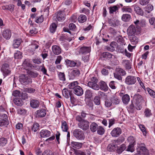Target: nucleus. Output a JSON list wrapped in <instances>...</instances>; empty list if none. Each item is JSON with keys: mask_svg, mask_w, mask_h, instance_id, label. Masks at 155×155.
<instances>
[{"mask_svg": "<svg viewBox=\"0 0 155 155\" xmlns=\"http://www.w3.org/2000/svg\"><path fill=\"white\" fill-rule=\"evenodd\" d=\"M87 20V17L86 16L82 14L80 15L78 18V21L81 23H83L85 22Z\"/></svg>", "mask_w": 155, "mask_h": 155, "instance_id": "29", "label": "nucleus"}, {"mask_svg": "<svg viewBox=\"0 0 155 155\" xmlns=\"http://www.w3.org/2000/svg\"><path fill=\"white\" fill-rule=\"evenodd\" d=\"M58 76L59 79L62 81H64L65 80V75L64 73L59 72L58 74Z\"/></svg>", "mask_w": 155, "mask_h": 155, "instance_id": "53", "label": "nucleus"}, {"mask_svg": "<svg viewBox=\"0 0 155 155\" xmlns=\"http://www.w3.org/2000/svg\"><path fill=\"white\" fill-rule=\"evenodd\" d=\"M98 127V125L95 123H92L90 126L91 130L94 132L96 131Z\"/></svg>", "mask_w": 155, "mask_h": 155, "instance_id": "33", "label": "nucleus"}, {"mask_svg": "<svg viewBox=\"0 0 155 155\" xmlns=\"http://www.w3.org/2000/svg\"><path fill=\"white\" fill-rule=\"evenodd\" d=\"M92 93L91 91L87 90L85 92V97L87 98H90L92 97Z\"/></svg>", "mask_w": 155, "mask_h": 155, "instance_id": "57", "label": "nucleus"}, {"mask_svg": "<svg viewBox=\"0 0 155 155\" xmlns=\"http://www.w3.org/2000/svg\"><path fill=\"white\" fill-rule=\"evenodd\" d=\"M23 66L26 68V71L28 70V68L31 67V64L26 60H25L23 63Z\"/></svg>", "mask_w": 155, "mask_h": 155, "instance_id": "51", "label": "nucleus"}, {"mask_svg": "<svg viewBox=\"0 0 155 155\" xmlns=\"http://www.w3.org/2000/svg\"><path fill=\"white\" fill-rule=\"evenodd\" d=\"M121 10L123 12L131 13L133 12L132 9L128 7L124 6L122 8Z\"/></svg>", "mask_w": 155, "mask_h": 155, "instance_id": "43", "label": "nucleus"}, {"mask_svg": "<svg viewBox=\"0 0 155 155\" xmlns=\"http://www.w3.org/2000/svg\"><path fill=\"white\" fill-rule=\"evenodd\" d=\"M52 49L53 53L55 54L58 55L61 53V49L58 46L53 45L52 46Z\"/></svg>", "mask_w": 155, "mask_h": 155, "instance_id": "16", "label": "nucleus"}, {"mask_svg": "<svg viewBox=\"0 0 155 155\" xmlns=\"http://www.w3.org/2000/svg\"><path fill=\"white\" fill-rule=\"evenodd\" d=\"M131 18L130 15L128 14H123L121 17L122 20L124 21H127Z\"/></svg>", "mask_w": 155, "mask_h": 155, "instance_id": "36", "label": "nucleus"}, {"mask_svg": "<svg viewBox=\"0 0 155 155\" xmlns=\"http://www.w3.org/2000/svg\"><path fill=\"white\" fill-rule=\"evenodd\" d=\"M7 140L6 139L2 137L0 139V145L5 146L7 143Z\"/></svg>", "mask_w": 155, "mask_h": 155, "instance_id": "55", "label": "nucleus"}, {"mask_svg": "<svg viewBox=\"0 0 155 155\" xmlns=\"http://www.w3.org/2000/svg\"><path fill=\"white\" fill-rule=\"evenodd\" d=\"M71 144L72 147L77 149H80L82 146V143L74 141L72 142Z\"/></svg>", "mask_w": 155, "mask_h": 155, "instance_id": "27", "label": "nucleus"}, {"mask_svg": "<svg viewBox=\"0 0 155 155\" xmlns=\"http://www.w3.org/2000/svg\"><path fill=\"white\" fill-rule=\"evenodd\" d=\"M114 143V142H113V143L110 144L108 145L107 147L108 150L110 151H112L116 150L117 146Z\"/></svg>", "mask_w": 155, "mask_h": 155, "instance_id": "31", "label": "nucleus"}, {"mask_svg": "<svg viewBox=\"0 0 155 155\" xmlns=\"http://www.w3.org/2000/svg\"><path fill=\"white\" fill-rule=\"evenodd\" d=\"M94 101L95 104L99 105L100 104V98L98 96H96L94 99Z\"/></svg>", "mask_w": 155, "mask_h": 155, "instance_id": "49", "label": "nucleus"}, {"mask_svg": "<svg viewBox=\"0 0 155 155\" xmlns=\"http://www.w3.org/2000/svg\"><path fill=\"white\" fill-rule=\"evenodd\" d=\"M44 21V17L42 15L35 18V21L37 23H41Z\"/></svg>", "mask_w": 155, "mask_h": 155, "instance_id": "50", "label": "nucleus"}, {"mask_svg": "<svg viewBox=\"0 0 155 155\" xmlns=\"http://www.w3.org/2000/svg\"><path fill=\"white\" fill-rule=\"evenodd\" d=\"M8 124V122L6 120H0V126L2 127L4 126H6Z\"/></svg>", "mask_w": 155, "mask_h": 155, "instance_id": "63", "label": "nucleus"}, {"mask_svg": "<svg viewBox=\"0 0 155 155\" xmlns=\"http://www.w3.org/2000/svg\"><path fill=\"white\" fill-rule=\"evenodd\" d=\"M133 6L134 7V10L136 13L141 15H143V12L140 7L136 5H135Z\"/></svg>", "mask_w": 155, "mask_h": 155, "instance_id": "21", "label": "nucleus"}, {"mask_svg": "<svg viewBox=\"0 0 155 155\" xmlns=\"http://www.w3.org/2000/svg\"><path fill=\"white\" fill-rule=\"evenodd\" d=\"M108 23L110 26L115 27L119 23V21L116 18H113L108 20Z\"/></svg>", "mask_w": 155, "mask_h": 155, "instance_id": "23", "label": "nucleus"}, {"mask_svg": "<svg viewBox=\"0 0 155 155\" xmlns=\"http://www.w3.org/2000/svg\"><path fill=\"white\" fill-rule=\"evenodd\" d=\"M137 151L139 153L135 154L134 155H141L140 153L143 155H148L149 154L148 150L146 149L144 144H139L138 146Z\"/></svg>", "mask_w": 155, "mask_h": 155, "instance_id": "1", "label": "nucleus"}, {"mask_svg": "<svg viewBox=\"0 0 155 155\" xmlns=\"http://www.w3.org/2000/svg\"><path fill=\"white\" fill-rule=\"evenodd\" d=\"M73 135L78 140H82L85 138L83 132L80 129H75L73 131Z\"/></svg>", "mask_w": 155, "mask_h": 155, "instance_id": "4", "label": "nucleus"}, {"mask_svg": "<svg viewBox=\"0 0 155 155\" xmlns=\"http://www.w3.org/2000/svg\"><path fill=\"white\" fill-rule=\"evenodd\" d=\"M65 62L68 66L71 67H75L77 64L76 62L70 60L68 59L66 60Z\"/></svg>", "mask_w": 155, "mask_h": 155, "instance_id": "32", "label": "nucleus"}, {"mask_svg": "<svg viewBox=\"0 0 155 155\" xmlns=\"http://www.w3.org/2000/svg\"><path fill=\"white\" fill-rule=\"evenodd\" d=\"M14 103L18 106H20L22 105V101L21 100L19 97H17L14 99Z\"/></svg>", "mask_w": 155, "mask_h": 155, "instance_id": "40", "label": "nucleus"}, {"mask_svg": "<svg viewBox=\"0 0 155 155\" xmlns=\"http://www.w3.org/2000/svg\"><path fill=\"white\" fill-rule=\"evenodd\" d=\"M134 144H129L128 147L127 151L133 152L134 151Z\"/></svg>", "mask_w": 155, "mask_h": 155, "instance_id": "59", "label": "nucleus"}, {"mask_svg": "<svg viewBox=\"0 0 155 155\" xmlns=\"http://www.w3.org/2000/svg\"><path fill=\"white\" fill-rule=\"evenodd\" d=\"M112 104V100L111 97L110 99H107L105 101V105L106 107H110Z\"/></svg>", "mask_w": 155, "mask_h": 155, "instance_id": "41", "label": "nucleus"}, {"mask_svg": "<svg viewBox=\"0 0 155 155\" xmlns=\"http://www.w3.org/2000/svg\"><path fill=\"white\" fill-rule=\"evenodd\" d=\"M35 89L31 87H28L24 89V91L30 93H34L35 91Z\"/></svg>", "mask_w": 155, "mask_h": 155, "instance_id": "54", "label": "nucleus"}, {"mask_svg": "<svg viewBox=\"0 0 155 155\" xmlns=\"http://www.w3.org/2000/svg\"><path fill=\"white\" fill-rule=\"evenodd\" d=\"M22 57L21 53L19 51H17L14 54V57L15 58L18 59L21 58Z\"/></svg>", "mask_w": 155, "mask_h": 155, "instance_id": "60", "label": "nucleus"}, {"mask_svg": "<svg viewBox=\"0 0 155 155\" xmlns=\"http://www.w3.org/2000/svg\"><path fill=\"white\" fill-rule=\"evenodd\" d=\"M147 90L148 93L151 97L153 98L155 97V92L154 91L150 89L149 88H147Z\"/></svg>", "mask_w": 155, "mask_h": 155, "instance_id": "52", "label": "nucleus"}, {"mask_svg": "<svg viewBox=\"0 0 155 155\" xmlns=\"http://www.w3.org/2000/svg\"><path fill=\"white\" fill-rule=\"evenodd\" d=\"M78 125V127L80 129L86 130L89 128V122L87 120H83L82 121L79 122Z\"/></svg>", "mask_w": 155, "mask_h": 155, "instance_id": "6", "label": "nucleus"}, {"mask_svg": "<svg viewBox=\"0 0 155 155\" xmlns=\"http://www.w3.org/2000/svg\"><path fill=\"white\" fill-rule=\"evenodd\" d=\"M112 103L116 104H119L120 102V100L118 97L116 96H113L111 97Z\"/></svg>", "mask_w": 155, "mask_h": 155, "instance_id": "44", "label": "nucleus"}, {"mask_svg": "<svg viewBox=\"0 0 155 155\" xmlns=\"http://www.w3.org/2000/svg\"><path fill=\"white\" fill-rule=\"evenodd\" d=\"M122 64L127 69L129 70L131 68V63L129 61L123 60L122 61Z\"/></svg>", "mask_w": 155, "mask_h": 155, "instance_id": "24", "label": "nucleus"}, {"mask_svg": "<svg viewBox=\"0 0 155 155\" xmlns=\"http://www.w3.org/2000/svg\"><path fill=\"white\" fill-rule=\"evenodd\" d=\"M22 42V40L20 38L15 39L13 41V46L14 48H18Z\"/></svg>", "mask_w": 155, "mask_h": 155, "instance_id": "25", "label": "nucleus"}, {"mask_svg": "<svg viewBox=\"0 0 155 155\" xmlns=\"http://www.w3.org/2000/svg\"><path fill=\"white\" fill-rule=\"evenodd\" d=\"M99 87L100 88L105 91H107L108 90V87L106 83L104 81H101L99 83Z\"/></svg>", "mask_w": 155, "mask_h": 155, "instance_id": "19", "label": "nucleus"}, {"mask_svg": "<svg viewBox=\"0 0 155 155\" xmlns=\"http://www.w3.org/2000/svg\"><path fill=\"white\" fill-rule=\"evenodd\" d=\"M57 27V25L55 23H52L49 28L50 32L51 33H54Z\"/></svg>", "mask_w": 155, "mask_h": 155, "instance_id": "38", "label": "nucleus"}, {"mask_svg": "<svg viewBox=\"0 0 155 155\" xmlns=\"http://www.w3.org/2000/svg\"><path fill=\"white\" fill-rule=\"evenodd\" d=\"M26 72L31 77L33 78H35L37 77L38 75L37 73L34 72L27 69L26 70Z\"/></svg>", "mask_w": 155, "mask_h": 155, "instance_id": "39", "label": "nucleus"}, {"mask_svg": "<svg viewBox=\"0 0 155 155\" xmlns=\"http://www.w3.org/2000/svg\"><path fill=\"white\" fill-rule=\"evenodd\" d=\"M97 80L95 77H93L91 81H89L87 84L88 86L92 89L98 90L100 89L98 85L97 84Z\"/></svg>", "mask_w": 155, "mask_h": 155, "instance_id": "3", "label": "nucleus"}, {"mask_svg": "<svg viewBox=\"0 0 155 155\" xmlns=\"http://www.w3.org/2000/svg\"><path fill=\"white\" fill-rule=\"evenodd\" d=\"M80 74V71L79 70L77 69L74 68L73 69L70 73V75L72 78H74L75 77L78 76Z\"/></svg>", "mask_w": 155, "mask_h": 155, "instance_id": "18", "label": "nucleus"}, {"mask_svg": "<svg viewBox=\"0 0 155 155\" xmlns=\"http://www.w3.org/2000/svg\"><path fill=\"white\" fill-rule=\"evenodd\" d=\"M119 8V6L117 5H114L110 6L109 9L110 14H114V12L116 13Z\"/></svg>", "mask_w": 155, "mask_h": 155, "instance_id": "26", "label": "nucleus"}, {"mask_svg": "<svg viewBox=\"0 0 155 155\" xmlns=\"http://www.w3.org/2000/svg\"><path fill=\"white\" fill-rule=\"evenodd\" d=\"M8 64H5L2 66V69L3 73L6 75H8L11 73V71L8 69Z\"/></svg>", "mask_w": 155, "mask_h": 155, "instance_id": "20", "label": "nucleus"}, {"mask_svg": "<svg viewBox=\"0 0 155 155\" xmlns=\"http://www.w3.org/2000/svg\"><path fill=\"white\" fill-rule=\"evenodd\" d=\"M139 127L141 131L143 133V135H145L146 134V132L144 126L143 125L140 124L139 125Z\"/></svg>", "mask_w": 155, "mask_h": 155, "instance_id": "61", "label": "nucleus"}, {"mask_svg": "<svg viewBox=\"0 0 155 155\" xmlns=\"http://www.w3.org/2000/svg\"><path fill=\"white\" fill-rule=\"evenodd\" d=\"M129 39L131 42H133L134 44H136L138 42V39L137 37L134 35H129Z\"/></svg>", "mask_w": 155, "mask_h": 155, "instance_id": "34", "label": "nucleus"}, {"mask_svg": "<svg viewBox=\"0 0 155 155\" xmlns=\"http://www.w3.org/2000/svg\"><path fill=\"white\" fill-rule=\"evenodd\" d=\"M39 125L37 123H34L33 125V127L32 128V130L34 132H36L39 129Z\"/></svg>", "mask_w": 155, "mask_h": 155, "instance_id": "56", "label": "nucleus"}, {"mask_svg": "<svg viewBox=\"0 0 155 155\" xmlns=\"http://www.w3.org/2000/svg\"><path fill=\"white\" fill-rule=\"evenodd\" d=\"M62 93L63 95L66 98H68L70 96V91L67 89H63Z\"/></svg>", "mask_w": 155, "mask_h": 155, "instance_id": "30", "label": "nucleus"}, {"mask_svg": "<svg viewBox=\"0 0 155 155\" xmlns=\"http://www.w3.org/2000/svg\"><path fill=\"white\" fill-rule=\"evenodd\" d=\"M134 99L136 104H140L143 101V97L138 94H136L134 95Z\"/></svg>", "mask_w": 155, "mask_h": 155, "instance_id": "12", "label": "nucleus"}, {"mask_svg": "<svg viewBox=\"0 0 155 155\" xmlns=\"http://www.w3.org/2000/svg\"><path fill=\"white\" fill-rule=\"evenodd\" d=\"M153 9V6L151 4H148L145 7V10L148 13H150Z\"/></svg>", "mask_w": 155, "mask_h": 155, "instance_id": "48", "label": "nucleus"}, {"mask_svg": "<svg viewBox=\"0 0 155 155\" xmlns=\"http://www.w3.org/2000/svg\"><path fill=\"white\" fill-rule=\"evenodd\" d=\"M113 55L109 53L105 52L102 53V56L104 58L107 59H110L112 57Z\"/></svg>", "mask_w": 155, "mask_h": 155, "instance_id": "45", "label": "nucleus"}, {"mask_svg": "<svg viewBox=\"0 0 155 155\" xmlns=\"http://www.w3.org/2000/svg\"><path fill=\"white\" fill-rule=\"evenodd\" d=\"M136 82V77L134 76L130 75L127 76L125 79V83L128 85H131L135 83Z\"/></svg>", "mask_w": 155, "mask_h": 155, "instance_id": "7", "label": "nucleus"}, {"mask_svg": "<svg viewBox=\"0 0 155 155\" xmlns=\"http://www.w3.org/2000/svg\"><path fill=\"white\" fill-rule=\"evenodd\" d=\"M144 114L145 116L147 117H149L152 115L151 110L149 109H146L145 110Z\"/></svg>", "mask_w": 155, "mask_h": 155, "instance_id": "62", "label": "nucleus"}, {"mask_svg": "<svg viewBox=\"0 0 155 155\" xmlns=\"http://www.w3.org/2000/svg\"><path fill=\"white\" fill-rule=\"evenodd\" d=\"M39 102L36 99H32L31 100L30 104L31 107L33 108H37L39 107Z\"/></svg>", "mask_w": 155, "mask_h": 155, "instance_id": "17", "label": "nucleus"}, {"mask_svg": "<svg viewBox=\"0 0 155 155\" xmlns=\"http://www.w3.org/2000/svg\"><path fill=\"white\" fill-rule=\"evenodd\" d=\"M74 93L78 96L81 95L83 93V90L81 87L79 86H77L74 90Z\"/></svg>", "mask_w": 155, "mask_h": 155, "instance_id": "15", "label": "nucleus"}, {"mask_svg": "<svg viewBox=\"0 0 155 155\" xmlns=\"http://www.w3.org/2000/svg\"><path fill=\"white\" fill-rule=\"evenodd\" d=\"M123 103L125 104H127L130 100V97L129 95L126 94L123 95L122 98Z\"/></svg>", "mask_w": 155, "mask_h": 155, "instance_id": "28", "label": "nucleus"}, {"mask_svg": "<svg viewBox=\"0 0 155 155\" xmlns=\"http://www.w3.org/2000/svg\"><path fill=\"white\" fill-rule=\"evenodd\" d=\"M126 74V73L125 71L119 68H117L115 70V72L114 73V78L119 80L122 79L121 76H124Z\"/></svg>", "mask_w": 155, "mask_h": 155, "instance_id": "2", "label": "nucleus"}, {"mask_svg": "<svg viewBox=\"0 0 155 155\" xmlns=\"http://www.w3.org/2000/svg\"><path fill=\"white\" fill-rule=\"evenodd\" d=\"M40 134L41 137H47L50 136L51 132L45 129L42 130Z\"/></svg>", "mask_w": 155, "mask_h": 155, "instance_id": "14", "label": "nucleus"}, {"mask_svg": "<svg viewBox=\"0 0 155 155\" xmlns=\"http://www.w3.org/2000/svg\"><path fill=\"white\" fill-rule=\"evenodd\" d=\"M97 133L99 135H103L104 134L105 131L104 129L101 126H99L97 130Z\"/></svg>", "mask_w": 155, "mask_h": 155, "instance_id": "46", "label": "nucleus"}, {"mask_svg": "<svg viewBox=\"0 0 155 155\" xmlns=\"http://www.w3.org/2000/svg\"><path fill=\"white\" fill-rule=\"evenodd\" d=\"M122 132L121 129L118 127L114 128L111 132V134L113 137H117L120 135Z\"/></svg>", "mask_w": 155, "mask_h": 155, "instance_id": "9", "label": "nucleus"}, {"mask_svg": "<svg viewBox=\"0 0 155 155\" xmlns=\"http://www.w3.org/2000/svg\"><path fill=\"white\" fill-rule=\"evenodd\" d=\"M117 153L120 154L126 149V146L125 144H123L120 146V147H117Z\"/></svg>", "mask_w": 155, "mask_h": 155, "instance_id": "42", "label": "nucleus"}, {"mask_svg": "<svg viewBox=\"0 0 155 155\" xmlns=\"http://www.w3.org/2000/svg\"><path fill=\"white\" fill-rule=\"evenodd\" d=\"M91 51L90 47H83L80 48L79 52L82 54H87L89 53Z\"/></svg>", "mask_w": 155, "mask_h": 155, "instance_id": "22", "label": "nucleus"}, {"mask_svg": "<svg viewBox=\"0 0 155 155\" xmlns=\"http://www.w3.org/2000/svg\"><path fill=\"white\" fill-rule=\"evenodd\" d=\"M127 140L129 143V144H134L135 140L133 137L132 136L129 137L127 138Z\"/></svg>", "mask_w": 155, "mask_h": 155, "instance_id": "58", "label": "nucleus"}, {"mask_svg": "<svg viewBox=\"0 0 155 155\" xmlns=\"http://www.w3.org/2000/svg\"><path fill=\"white\" fill-rule=\"evenodd\" d=\"M42 155H54V154L51 150H47L44 151Z\"/></svg>", "mask_w": 155, "mask_h": 155, "instance_id": "64", "label": "nucleus"}, {"mask_svg": "<svg viewBox=\"0 0 155 155\" xmlns=\"http://www.w3.org/2000/svg\"><path fill=\"white\" fill-rule=\"evenodd\" d=\"M35 114L37 117H43L45 116L46 112L45 109H41L37 110Z\"/></svg>", "mask_w": 155, "mask_h": 155, "instance_id": "10", "label": "nucleus"}, {"mask_svg": "<svg viewBox=\"0 0 155 155\" xmlns=\"http://www.w3.org/2000/svg\"><path fill=\"white\" fill-rule=\"evenodd\" d=\"M12 35L11 31L8 29H6L3 31L2 32V36L6 39H9Z\"/></svg>", "mask_w": 155, "mask_h": 155, "instance_id": "13", "label": "nucleus"}, {"mask_svg": "<svg viewBox=\"0 0 155 155\" xmlns=\"http://www.w3.org/2000/svg\"><path fill=\"white\" fill-rule=\"evenodd\" d=\"M23 93H21L19 91L15 90L13 91L12 95L16 97H20L22 96Z\"/></svg>", "mask_w": 155, "mask_h": 155, "instance_id": "47", "label": "nucleus"}, {"mask_svg": "<svg viewBox=\"0 0 155 155\" xmlns=\"http://www.w3.org/2000/svg\"><path fill=\"white\" fill-rule=\"evenodd\" d=\"M78 83L77 81H74L72 82L68 85V87L70 89H73L74 90V88L77 86H78Z\"/></svg>", "mask_w": 155, "mask_h": 155, "instance_id": "37", "label": "nucleus"}, {"mask_svg": "<svg viewBox=\"0 0 155 155\" xmlns=\"http://www.w3.org/2000/svg\"><path fill=\"white\" fill-rule=\"evenodd\" d=\"M138 30L133 25H130L128 28L127 33L128 36L134 35L135 33L137 32Z\"/></svg>", "mask_w": 155, "mask_h": 155, "instance_id": "8", "label": "nucleus"}, {"mask_svg": "<svg viewBox=\"0 0 155 155\" xmlns=\"http://www.w3.org/2000/svg\"><path fill=\"white\" fill-rule=\"evenodd\" d=\"M61 128L63 131L67 132L68 129V126L66 122L64 120L62 121Z\"/></svg>", "mask_w": 155, "mask_h": 155, "instance_id": "35", "label": "nucleus"}, {"mask_svg": "<svg viewBox=\"0 0 155 155\" xmlns=\"http://www.w3.org/2000/svg\"><path fill=\"white\" fill-rule=\"evenodd\" d=\"M19 81L21 84L24 85L30 84L32 82V79L31 78H28L24 74H22L21 76Z\"/></svg>", "mask_w": 155, "mask_h": 155, "instance_id": "5", "label": "nucleus"}, {"mask_svg": "<svg viewBox=\"0 0 155 155\" xmlns=\"http://www.w3.org/2000/svg\"><path fill=\"white\" fill-rule=\"evenodd\" d=\"M64 11H59L57 13L56 18L59 21H63L65 19Z\"/></svg>", "mask_w": 155, "mask_h": 155, "instance_id": "11", "label": "nucleus"}]
</instances>
